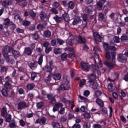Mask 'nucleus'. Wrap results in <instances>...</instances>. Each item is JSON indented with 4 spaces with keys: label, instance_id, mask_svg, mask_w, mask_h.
<instances>
[{
    "label": "nucleus",
    "instance_id": "nucleus-57",
    "mask_svg": "<svg viewBox=\"0 0 128 128\" xmlns=\"http://www.w3.org/2000/svg\"><path fill=\"white\" fill-rule=\"evenodd\" d=\"M114 42H116L117 44H118V42H120V38L115 36L114 38Z\"/></svg>",
    "mask_w": 128,
    "mask_h": 128
},
{
    "label": "nucleus",
    "instance_id": "nucleus-30",
    "mask_svg": "<svg viewBox=\"0 0 128 128\" xmlns=\"http://www.w3.org/2000/svg\"><path fill=\"white\" fill-rule=\"evenodd\" d=\"M4 86L6 90H12V85L8 82H6L4 84Z\"/></svg>",
    "mask_w": 128,
    "mask_h": 128
},
{
    "label": "nucleus",
    "instance_id": "nucleus-56",
    "mask_svg": "<svg viewBox=\"0 0 128 128\" xmlns=\"http://www.w3.org/2000/svg\"><path fill=\"white\" fill-rule=\"evenodd\" d=\"M102 114L106 116V114H108V110H106V108H103L102 109Z\"/></svg>",
    "mask_w": 128,
    "mask_h": 128
},
{
    "label": "nucleus",
    "instance_id": "nucleus-23",
    "mask_svg": "<svg viewBox=\"0 0 128 128\" xmlns=\"http://www.w3.org/2000/svg\"><path fill=\"white\" fill-rule=\"evenodd\" d=\"M12 54L14 58H18L20 56V52L14 50L12 51Z\"/></svg>",
    "mask_w": 128,
    "mask_h": 128
},
{
    "label": "nucleus",
    "instance_id": "nucleus-43",
    "mask_svg": "<svg viewBox=\"0 0 128 128\" xmlns=\"http://www.w3.org/2000/svg\"><path fill=\"white\" fill-rule=\"evenodd\" d=\"M44 106V103L42 102H38L36 104V108L38 110H40V108H42Z\"/></svg>",
    "mask_w": 128,
    "mask_h": 128
},
{
    "label": "nucleus",
    "instance_id": "nucleus-35",
    "mask_svg": "<svg viewBox=\"0 0 128 128\" xmlns=\"http://www.w3.org/2000/svg\"><path fill=\"white\" fill-rule=\"evenodd\" d=\"M12 120V115L8 114L6 116V122H10V121Z\"/></svg>",
    "mask_w": 128,
    "mask_h": 128
},
{
    "label": "nucleus",
    "instance_id": "nucleus-64",
    "mask_svg": "<svg viewBox=\"0 0 128 128\" xmlns=\"http://www.w3.org/2000/svg\"><path fill=\"white\" fill-rule=\"evenodd\" d=\"M72 128H80V124H74Z\"/></svg>",
    "mask_w": 128,
    "mask_h": 128
},
{
    "label": "nucleus",
    "instance_id": "nucleus-34",
    "mask_svg": "<svg viewBox=\"0 0 128 128\" xmlns=\"http://www.w3.org/2000/svg\"><path fill=\"white\" fill-rule=\"evenodd\" d=\"M4 26H8L9 24H10V20L8 18H6L4 20Z\"/></svg>",
    "mask_w": 128,
    "mask_h": 128
},
{
    "label": "nucleus",
    "instance_id": "nucleus-32",
    "mask_svg": "<svg viewBox=\"0 0 128 128\" xmlns=\"http://www.w3.org/2000/svg\"><path fill=\"white\" fill-rule=\"evenodd\" d=\"M28 90H32L34 88V84H28L26 86Z\"/></svg>",
    "mask_w": 128,
    "mask_h": 128
},
{
    "label": "nucleus",
    "instance_id": "nucleus-42",
    "mask_svg": "<svg viewBox=\"0 0 128 128\" xmlns=\"http://www.w3.org/2000/svg\"><path fill=\"white\" fill-rule=\"evenodd\" d=\"M68 6L69 8H71V10H72L74 8V2H72L70 1L68 3Z\"/></svg>",
    "mask_w": 128,
    "mask_h": 128
},
{
    "label": "nucleus",
    "instance_id": "nucleus-37",
    "mask_svg": "<svg viewBox=\"0 0 128 128\" xmlns=\"http://www.w3.org/2000/svg\"><path fill=\"white\" fill-rule=\"evenodd\" d=\"M110 45L108 44V43H104V48L105 50H106V52H108L110 50Z\"/></svg>",
    "mask_w": 128,
    "mask_h": 128
},
{
    "label": "nucleus",
    "instance_id": "nucleus-58",
    "mask_svg": "<svg viewBox=\"0 0 128 128\" xmlns=\"http://www.w3.org/2000/svg\"><path fill=\"white\" fill-rule=\"evenodd\" d=\"M44 25L40 24H38L37 26V29L38 30H42V28H44Z\"/></svg>",
    "mask_w": 128,
    "mask_h": 128
},
{
    "label": "nucleus",
    "instance_id": "nucleus-40",
    "mask_svg": "<svg viewBox=\"0 0 128 128\" xmlns=\"http://www.w3.org/2000/svg\"><path fill=\"white\" fill-rule=\"evenodd\" d=\"M50 12H52V14H58V10H56V8H53L50 10Z\"/></svg>",
    "mask_w": 128,
    "mask_h": 128
},
{
    "label": "nucleus",
    "instance_id": "nucleus-61",
    "mask_svg": "<svg viewBox=\"0 0 128 128\" xmlns=\"http://www.w3.org/2000/svg\"><path fill=\"white\" fill-rule=\"evenodd\" d=\"M30 22H28V20H25L23 22L22 24H23V26H30Z\"/></svg>",
    "mask_w": 128,
    "mask_h": 128
},
{
    "label": "nucleus",
    "instance_id": "nucleus-36",
    "mask_svg": "<svg viewBox=\"0 0 128 128\" xmlns=\"http://www.w3.org/2000/svg\"><path fill=\"white\" fill-rule=\"evenodd\" d=\"M61 60H66V58H68V54L66 53H64L61 54Z\"/></svg>",
    "mask_w": 128,
    "mask_h": 128
},
{
    "label": "nucleus",
    "instance_id": "nucleus-45",
    "mask_svg": "<svg viewBox=\"0 0 128 128\" xmlns=\"http://www.w3.org/2000/svg\"><path fill=\"white\" fill-rule=\"evenodd\" d=\"M43 58H44V55H41L38 58V64L40 66H42V64Z\"/></svg>",
    "mask_w": 128,
    "mask_h": 128
},
{
    "label": "nucleus",
    "instance_id": "nucleus-60",
    "mask_svg": "<svg viewBox=\"0 0 128 128\" xmlns=\"http://www.w3.org/2000/svg\"><path fill=\"white\" fill-rule=\"evenodd\" d=\"M80 110L83 112H87L88 108L84 106H82L80 108Z\"/></svg>",
    "mask_w": 128,
    "mask_h": 128
},
{
    "label": "nucleus",
    "instance_id": "nucleus-16",
    "mask_svg": "<svg viewBox=\"0 0 128 128\" xmlns=\"http://www.w3.org/2000/svg\"><path fill=\"white\" fill-rule=\"evenodd\" d=\"M78 42L81 44H86V38L80 36H78Z\"/></svg>",
    "mask_w": 128,
    "mask_h": 128
},
{
    "label": "nucleus",
    "instance_id": "nucleus-7",
    "mask_svg": "<svg viewBox=\"0 0 128 128\" xmlns=\"http://www.w3.org/2000/svg\"><path fill=\"white\" fill-rule=\"evenodd\" d=\"M28 108V104L24 101H21L18 104V110H22V108Z\"/></svg>",
    "mask_w": 128,
    "mask_h": 128
},
{
    "label": "nucleus",
    "instance_id": "nucleus-9",
    "mask_svg": "<svg viewBox=\"0 0 128 128\" xmlns=\"http://www.w3.org/2000/svg\"><path fill=\"white\" fill-rule=\"evenodd\" d=\"M12 4V0H5L2 2V6L4 8H8V6Z\"/></svg>",
    "mask_w": 128,
    "mask_h": 128
},
{
    "label": "nucleus",
    "instance_id": "nucleus-25",
    "mask_svg": "<svg viewBox=\"0 0 128 128\" xmlns=\"http://www.w3.org/2000/svg\"><path fill=\"white\" fill-rule=\"evenodd\" d=\"M97 8L99 10H102V2L100 1H98L96 2Z\"/></svg>",
    "mask_w": 128,
    "mask_h": 128
},
{
    "label": "nucleus",
    "instance_id": "nucleus-18",
    "mask_svg": "<svg viewBox=\"0 0 128 128\" xmlns=\"http://www.w3.org/2000/svg\"><path fill=\"white\" fill-rule=\"evenodd\" d=\"M24 52L26 54H28V56H30L32 54V50L30 49V48H25Z\"/></svg>",
    "mask_w": 128,
    "mask_h": 128
},
{
    "label": "nucleus",
    "instance_id": "nucleus-59",
    "mask_svg": "<svg viewBox=\"0 0 128 128\" xmlns=\"http://www.w3.org/2000/svg\"><path fill=\"white\" fill-rule=\"evenodd\" d=\"M64 40H60V39H58L57 40V44H59V46H62V44H64Z\"/></svg>",
    "mask_w": 128,
    "mask_h": 128
},
{
    "label": "nucleus",
    "instance_id": "nucleus-22",
    "mask_svg": "<svg viewBox=\"0 0 128 128\" xmlns=\"http://www.w3.org/2000/svg\"><path fill=\"white\" fill-rule=\"evenodd\" d=\"M44 70L47 72H52V68L50 66H46L44 68Z\"/></svg>",
    "mask_w": 128,
    "mask_h": 128
},
{
    "label": "nucleus",
    "instance_id": "nucleus-10",
    "mask_svg": "<svg viewBox=\"0 0 128 128\" xmlns=\"http://www.w3.org/2000/svg\"><path fill=\"white\" fill-rule=\"evenodd\" d=\"M93 34L95 38V42H102V38L100 36V35L97 32H94Z\"/></svg>",
    "mask_w": 128,
    "mask_h": 128
},
{
    "label": "nucleus",
    "instance_id": "nucleus-27",
    "mask_svg": "<svg viewBox=\"0 0 128 128\" xmlns=\"http://www.w3.org/2000/svg\"><path fill=\"white\" fill-rule=\"evenodd\" d=\"M90 84L94 90H96L98 88V84L96 82H93Z\"/></svg>",
    "mask_w": 128,
    "mask_h": 128
},
{
    "label": "nucleus",
    "instance_id": "nucleus-11",
    "mask_svg": "<svg viewBox=\"0 0 128 128\" xmlns=\"http://www.w3.org/2000/svg\"><path fill=\"white\" fill-rule=\"evenodd\" d=\"M63 106L64 105L62 103L56 104L53 108V112H57V110H58L60 108H62Z\"/></svg>",
    "mask_w": 128,
    "mask_h": 128
},
{
    "label": "nucleus",
    "instance_id": "nucleus-24",
    "mask_svg": "<svg viewBox=\"0 0 128 128\" xmlns=\"http://www.w3.org/2000/svg\"><path fill=\"white\" fill-rule=\"evenodd\" d=\"M54 20H56V22H58V23H60L61 22H62V18L58 16H54Z\"/></svg>",
    "mask_w": 128,
    "mask_h": 128
},
{
    "label": "nucleus",
    "instance_id": "nucleus-55",
    "mask_svg": "<svg viewBox=\"0 0 128 128\" xmlns=\"http://www.w3.org/2000/svg\"><path fill=\"white\" fill-rule=\"evenodd\" d=\"M82 18L84 22H88V17L86 14H84L82 16Z\"/></svg>",
    "mask_w": 128,
    "mask_h": 128
},
{
    "label": "nucleus",
    "instance_id": "nucleus-14",
    "mask_svg": "<svg viewBox=\"0 0 128 128\" xmlns=\"http://www.w3.org/2000/svg\"><path fill=\"white\" fill-rule=\"evenodd\" d=\"M80 22H82V19H80V18L78 16H76L72 22V24H74V26H76V24H80Z\"/></svg>",
    "mask_w": 128,
    "mask_h": 128
},
{
    "label": "nucleus",
    "instance_id": "nucleus-50",
    "mask_svg": "<svg viewBox=\"0 0 128 128\" xmlns=\"http://www.w3.org/2000/svg\"><path fill=\"white\" fill-rule=\"evenodd\" d=\"M29 14L30 16H32V18H36V13H34V12L32 10H30L29 12Z\"/></svg>",
    "mask_w": 128,
    "mask_h": 128
},
{
    "label": "nucleus",
    "instance_id": "nucleus-15",
    "mask_svg": "<svg viewBox=\"0 0 128 128\" xmlns=\"http://www.w3.org/2000/svg\"><path fill=\"white\" fill-rule=\"evenodd\" d=\"M15 0L17 2H20L21 3L20 6L22 8H24V6H26V5L28 4V2H26V0Z\"/></svg>",
    "mask_w": 128,
    "mask_h": 128
},
{
    "label": "nucleus",
    "instance_id": "nucleus-1",
    "mask_svg": "<svg viewBox=\"0 0 128 128\" xmlns=\"http://www.w3.org/2000/svg\"><path fill=\"white\" fill-rule=\"evenodd\" d=\"M106 60H111L112 62H110L108 61H105L104 64L108 68H114L116 66V52H112L110 53L108 51L106 52Z\"/></svg>",
    "mask_w": 128,
    "mask_h": 128
},
{
    "label": "nucleus",
    "instance_id": "nucleus-52",
    "mask_svg": "<svg viewBox=\"0 0 128 128\" xmlns=\"http://www.w3.org/2000/svg\"><path fill=\"white\" fill-rule=\"evenodd\" d=\"M84 128H90V124L88 122H86L84 125Z\"/></svg>",
    "mask_w": 128,
    "mask_h": 128
},
{
    "label": "nucleus",
    "instance_id": "nucleus-28",
    "mask_svg": "<svg viewBox=\"0 0 128 128\" xmlns=\"http://www.w3.org/2000/svg\"><path fill=\"white\" fill-rule=\"evenodd\" d=\"M50 36H52V33L50 32V31L48 30L44 32V36H45V38H50Z\"/></svg>",
    "mask_w": 128,
    "mask_h": 128
},
{
    "label": "nucleus",
    "instance_id": "nucleus-62",
    "mask_svg": "<svg viewBox=\"0 0 128 128\" xmlns=\"http://www.w3.org/2000/svg\"><path fill=\"white\" fill-rule=\"evenodd\" d=\"M120 120L122 122H124V124H126V118H124V116H120Z\"/></svg>",
    "mask_w": 128,
    "mask_h": 128
},
{
    "label": "nucleus",
    "instance_id": "nucleus-19",
    "mask_svg": "<svg viewBox=\"0 0 128 128\" xmlns=\"http://www.w3.org/2000/svg\"><path fill=\"white\" fill-rule=\"evenodd\" d=\"M53 76L55 80H60L62 78V74L60 73L54 74Z\"/></svg>",
    "mask_w": 128,
    "mask_h": 128
},
{
    "label": "nucleus",
    "instance_id": "nucleus-4",
    "mask_svg": "<svg viewBox=\"0 0 128 128\" xmlns=\"http://www.w3.org/2000/svg\"><path fill=\"white\" fill-rule=\"evenodd\" d=\"M94 54H96V60H98L100 66H102V60H100V55L96 54L98 52H102V50H100V48H98V46H95L94 47Z\"/></svg>",
    "mask_w": 128,
    "mask_h": 128
},
{
    "label": "nucleus",
    "instance_id": "nucleus-54",
    "mask_svg": "<svg viewBox=\"0 0 128 128\" xmlns=\"http://www.w3.org/2000/svg\"><path fill=\"white\" fill-rule=\"evenodd\" d=\"M83 116L86 118H90V114L88 112L83 114Z\"/></svg>",
    "mask_w": 128,
    "mask_h": 128
},
{
    "label": "nucleus",
    "instance_id": "nucleus-5",
    "mask_svg": "<svg viewBox=\"0 0 128 128\" xmlns=\"http://www.w3.org/2000/svg\"><path fill=\"white\" fill-rule=\"evenodd\" d=\"M80 68L84 72H88L90 70V66L88 63L84 62H81L80 63Z\"/></svg>",
    "mask_w": 128,
    "mask_h": 128
},
{
    "label": "nucleus",
    "instance_id": "nucleus-12",
    "mask_svg": "<svg viewBox=\"0 0 128 128\" xmlns=\"http://www.w3.org/2000/svg\"><path fill=\"white\" fill-rule=\"evenodd\" d=\"M47 98L50 100V104H56V99H54L56 96L54 94H49L47 96Z\"/></svg>",
    "mask_w": 128,
    "mask_h": 128
},
{
    "label": "nucleus",
    "instance_id": "nucleus-46",
    "mask_svg": "<svg viewBox=\"0 0 128 128\" xmlns=\"http://www.w3.org/2000/svg\"><path fill=\"white\" fill-rule=\"evenodd\" d=\"M108 90L110 92H112V90H114V86H112V83L108 85Z\"/></svg>",
    "mask_w": 128,
    "mask_h": 128
},
{
    "label": "nucleus",
    "instance_id": "nucleus-51",
    "mask_svg": "<svg viewBox=\"0 0 128 128\" xmlns=\"http://www.w3.org/2000/svg\"><path fill=\"white\" fill-rule=\"evenodd\" d=\"M18 92L20 94H24V90L22 88H18Z\"/></svg>",
    "mask_w": 128,
    "mask_h": 128
},
{
    "label": "nucleus",
    "instance_id": "nucleus-41",
    "mask_svg": "<svg viewBox=\"0 0 128 128\" xmlns=\"http://www.w3.org/2000/svg\"><path fill=\"white\" fill-rule=\"evenodd\" d=\"M36 72H32L31 74V76H30V78L32 80H34V78H36Z\"/></svg>",
    "mask_w": 128,
    "mask_h": 128
},
{
    "label": "nucleus",
    "instance_id": "nucleus-44",
    "mask_svg": "<svg viewBox=\"0 0 128 128\" xmlns=\"http://www.w3.org/2000/svg\"><path fill=\"white\" fill-rule=\"evenodd\" d=\"M86 80L83 79L81 80L79 84L80 88H82V86H84V84H86Z\"/></svg>",
    "mask_w": 128,
    "mask_h": 128
},
{
    "label": "nucleus",
    "instance_id": "nucleus-17",
    "mask_svg": "<svg viewBox=\"0 0 128 128\" xmlns=\"http://www.w3.org/2000/svg\"><path fill=\"white\" fill-rule=\"evenodd\" d=\"M46 118L43 117L40 119H38L36 120V124H46Z\"/></svg>",
    "mask_w": 128,
    "mask_h": 128
},
{
    "label": "nucleus",
    "instance_id": "nucleus-8",
    "mask_svg": "<svg viewBox=\"0 0 128 128\" xmlns=\"http://www.w3.org/2000/svg\"><path fill=\"white\" fill-rule=\"evenodd\" d=\"M88 80H89L88 82H89L90 84H92V82H94V80H96V76L94 74L88 75Z\"/></svg>",
    "mask_w": 128,
    "mask_h": 128
},
{
    "label": "nucleus",
    "instance_id": "nucleus-2",
    "mask_svg": "<svg viewBox=\"0 0 128 128\" xmlns=\"http://www.w3.org/2000/svg\"><path fill=\"white\" fill-rule=\"evenodd\" d=\"M12 50V48L8 46H5L3 48V55L6 60H7L8 62H10V59L8 56V53L10 52Z\"/></svg>",
    "mask_w": 128,
    "mask_h": 128
},
{
    "label": "nucleus",
    "instance_id": "nucleus-20",
    "mask_svg": "<svg viewBox=\"0 0 128 128\" xmlns=\"http://www.w3.org/2000/svg\"><path fill=\"white\" fill-rule=\"evenodd\" d=\"M29 66L31 70H36L38 67V63L31 62L29 64Z\"/></svg>",
    "mask_w": 128,
    "mask_h": 128
},
{
    "label": "nucleus",
    "instance_id": "nucleus-6",
    "mask_svg": "<svg viewBox=\"0 0 128 128\" xmlns=\"http://www.w3.org/2000/svg\"><path fill=\"white\" fill-rule=\"evenodd\" d=\"M64 83L60 86V89L62 90H70V86L68 85L70 82L68 80H64Z\"/></svg>",
    "mask_w": 128,
    "mask_h": 128
},
{
    "label": "nucleus",
    "instance_id": "nucleus-33",
    "mask_svg": "<svg viewBox=\"0 0 128 128\" xmlns=\"http://www.w3.org/2000/svg\"><path fill=\"white\" fill-rule=\"evenodd\" d=\"M40 18L42 20H44V18H46V13H44V12H41L40 14Z\"/></svg>",
    "mask_w": 128,
    "mask_h": 128
},
{
    "label": "nucleus",
    "instance_id": "nucleus-39",
    "mask_svg": "<svg viewBox=\"0 0 128 128\" xmlns=\"http://www.w3.org/2000/svg\"><path fill=\"white\" fill-rule=\"evenodd\" d=\"M1 92L2 96H8V90H6L3 88L2 90H1Z\"/></svg>",
    "mask_w": 128,
    "mask_h": 128
},
{
    "label": "nucleus",
    "instance_id": "nucleus-29",
    "mask_svg": "<svg viewBox=\"0 0 128 128\" xmlns=\"http://www.w3.org/2000/svg\"><path fill=\"white\" fill-rule=\"evenodd\" d=\"M52 126H53L54 128H60V123H58V122H52Z\"/></svg>",
    "mask_w": 128,
    "mask_h": 128
},
{
    "label": "nucleus",
    "instance_id": "nucleus-26",
    "mask_svg": "<svg viewBox=\"0 0 128 128\" xmlns=\"http://www.w3.org/2000/svg\"><path fill=\"white\" fill-rule=\"evenodd\" d=\"M62 16L65 22H68L70 20V17L68 16V14L66 12H65L62 15Z\"/></svg>",
    "mask_w": 128,
    "mask_h": 128
},
{
    "label": "nucleus",
    "instance_id": "nucleus-13",
    "mask_svg": "<svg viewBox=\"0 0 128 128\" xmlns=\"http://www.w3.org/2000/svg\"><path fill=\"white\" fill-rule=\"evenodd\" d=\"M118 60H119L120 62H122L123 64H124V62H126V58H124V55H122V54H120L118 56Z\"/></svg>",
    "mask_w": 128,
    "mask_h": 128
},
{
    "label": "nucleus",
    "instance_id": "nucleus-3",
    "mask_svg": "<svg viewBox=\"0 0 128 128\" xmlns=\"http://www.w3.org/2000/svg\"><path fill=\"white\" fill-rule=\"evenodd\" d=\"M78 38V37L76 36H74L72 34V33H69V36L68 38V39L66 40V42L68 44H69V46H72L74 44V43L76 39Z\"/></svg>",
    "mask_w": 128,
    "mask_h": 128
},
{
    "label": "nucleus",
    "instance_id": "nucleus-53",
    "mask_svg": "<svg viewBox=\"0 0 128 128\" xmlns=\"http://www.w3.org/2000/svg\"><path fill=\"white\" fill-rule=\"evenodd\" d=\"M19 124L21 126H26V122L23 120H19Z\"/></svg>",
    "mask_w": 128,
    "mask_h": 128
},
{
    "label": "nucleus",
    "instance_id": "nucleus-47",
    "mask_svg": "<svg viewBox=\"0 0 128 128\" xmlns=\"http://www.w3.org/2000/svg\"><path fill=\"white\" fill-rule=\"evenodd\" d=\"M6 108H2V110L1 115L2 116H6Z\"/></svg>",
    "mask_w": 128,
    "mask_h": 128
},
{
    "label": "nucleus",
    "instance_id": "nucleus-49",
    "mask_svg": "<svg viewBox=\"0 0 128 128\" xmlns=\"http://www.w3.org/2000/svg\"><path fill=\"white\" fill-rule=\"evenodd\" d=\"M10 128H14L16 126V121L14 120H12V122L10 124Z\"/></svg>",
    "mask_w": 128,
    "mask_h": 128
},
{
    "label": "nucleus",
    "instance_id": "nucleus-38",
    "mask_svg": "<svg viewBox=\"0 0 128 128\" xmlns=\"http://www.w3.org/2000/svg\"><path fill=\"white\" fill-rule=\"evenodd\" d=\"M54 53L56 54H60L62 53V49L60 48H54Z\"/></svg>",
    "mask_w": 128,
    "mask_h": 128
},
{
    "label": "nucleus",
    "instance_id": "nucleus-21",
    "mask_svg": "<svg viewBox=\"0 0 128 128\" xmlns=\"http://www.w3.org/2000/svg\"><path fill=\"white\" fill-rule=\"evenodd\" d=\"M96 102L100 108H102L104 106V102H102V100L100 98L96 99Z\"/></svg>",
    "mask_w": 128,
    "mask_h": 128
},
{
    "label": "nucleus",
    "instance_id": "nucleus-31",
    "mask_svg": "<svg viewBox=\"0 0 128 128\" xmlns=\"http://www.w3.org/2000/svg\"><path fill=\"white\" fill-rule=\"evenodd\" d=\"M32 39L35 40H38V38H40V35L38 33L32 34Z\"/></svg>",
    "mask_w": 128,
    "mask_h": 128
},
{
    "label": "nucleus",
    "instance_id": "nucleus-48",
    "mask_svg": "<svg viewBox=\"0 0 128 128\" xmlns=\"http://www.w3.org/2000/svg\"><path fill=\"white\" fill-rule=\"evenodd\" d=\"M128 40V36H126V34H124L121 37V40H122V42H124L125 40Z\"/></svg>",
    "mask_w": 128,
    "mask_h": 128
},
{
    "label": "nucleus",
    "instance_id": "nucleus-63",
    "mask_svg": "<svg viewBox=\"0 0 128 128\" xmlns=\"http://www.w3.org/2000/svg\"><path fill=\"white\" fill-rule=\"evenodd\" d=\"M94 128H102V126L100 124H94L93 126Z\"/></svg>",
    "mask_w": 128,
    "mask_h": 128
}]
</instances>
